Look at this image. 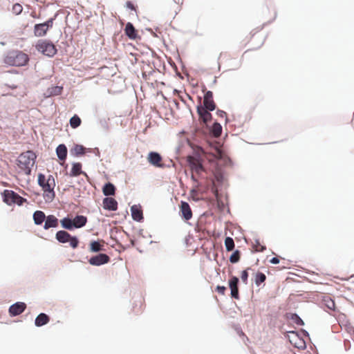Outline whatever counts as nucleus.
Segmentation results:
<instances>
[{
	"instance_id": "obj_13",
	"label": "nucleus",
	"mask_w": 354,
	"mask_h": 354,
	"mask_svg": "<svg viewBox=\"0 0 354 354\" xmlns=\"http://www.w3.org/2000/svg\"><path fill=\"white\" fill-rule=\"evenodd\" d=\"M209 111H210L206 109V107L202 106L201 105L197 106V113L199 115V119L205 124L212 119V114Z\"/></svg>"
},
{
	"instance_id": "obj_42",
	"label": "nucleus",
	"mask_w": 354,
	"mask_h": 354,
	"mask_svg": "<svg viewBox=\"0 0 354 354\" xmlns=\"http://www.w3.org/2000/svg\"><path fill=\"white\" fill-rule=\"evenodd\" d=\"M126 6L127 8L129 9H131L132 10H136V7L131 2V1H127L126 3Z\"/></svg>"
},
{
	"instance_id": "obj_35",
	"label": "nucleus",
	"mask_w": 354,
	"mask_h": 354,
	"mask_svg": "<svg viewBox=\"0 0 354 354\" xmlns=\"http://www.w3.org/2000/svg\"><path fill=\"white\" fill-rule=\"evenodd\" d=\"M63 88L62 86H53L49 89L50 95H59L62 94Z\"/></svg>"
},
{
	"instance_id": "obj_29",
	"label": "nucleus",
	"mask_w": 354,
	"mask_h": 354,
	"mask_svg": "<svg viewBox=\"0 0 354 354\" xmlns=\"http://www.w3.org/2000/svg\"><path fill=\"white\" fill-rule=\"evenodd\" d=\"M60 223H61L62 227H64L66 230H71L74 228V226L73 225V220L68 217H66V218H64L63 219H62L60 221Z\"/></svg>"
},
{
	"instance_id": "obj_32",
	"label": "nucleus",
	"mask_w": 354,
	"mask_h": 354,
	"mask_svg": "<svg viewBox=\"0 0 354 354\" xmlns=\"http://www.w3.org/2000/svg\"><path fill=\"white\" fill-rule=\"evenodd\" d=\"M82 120L77 115H73L70 119V125L73 129L78 127L81 124Z\"/></svg>"
},
{
	"instance_id": "obj_40",
	"label": "nucleus",
	"mask_w": 354,
	"mask_h": 354,
	"mask_svg": "<svg viewBox=\"0 0 354 354\" xmlns=\"http://www.w3.org/2000/svg\"><path fill=\"white\" fill-rule=\"evenodd\" d=\"M249 269L250 268H248L247 270H243L241 275V280L245 284L248 283V270H249Z\"/></svg>"
},
{
	"instance_id": "obj_20",
	"label": "nucleus",
	"mask_w": 354,
	"mask_h": 354,
	"mask_svg": "<svg viewBox=\"0 0 354 354\" xmlns=\"http://www.w3.org/2000/svg\"><path fill=\"white\" fill-rule=\"evenodd\" d=\"M59 225V220L54 215H48L46 216L44 228L48 230L51 227H57Z\"/></svg>"
},
{
	"instance_id": "obj_18",
	"label": "nucleus",
	"mask_w": 354,
	"mask_h": 354,
	"mask_svg": "<svg viewBox=\"0 0 354 354\" xmlns=\"http://www.w3.org/2000/svg\"><path fill=\"white\" fill-rule=\"evenodd\" d=\"M321 304L322 307L329 310H335V301L328 295H325L322 297Z\"/></svg>"
},
{
	"instance_id": "obj_12",
	"label": "nucleus",
	"mask_w": 354,
	"mask_h": 354,
	"mask_svg": "<svg viewBox=\"0 0 354 354\" xmlns=\"http://www.w3.org/2000/svg\"><path fill=\"white\" fill-rule=\"evenodd\" d=\"M26 308V304L24 302H17L9 308V313L11 316H17L21 314Z\"/></svg>"
},
{
	"instance_id": "obj_23",
	"label": "nucleus",
	"mask_w": 354,
	"mask_h": 354,
	"mask_svg": "<svg viewBox=\"0 0 354 354\" xmlns=\"http://www.w3.org/2000/svg\"><path fill=\"white\" fill-rule=\"evenodd\" d=\"M87 218L84 216H77L73 220V225L75 228H80L86 225Z\"/></svg>"
},
{
	"instance_id": "obj_24",
	"label": "nucleus",
	"mask_w": 354,
	"mask_h": 354,
	"mask_svg": "<svg viewBox=\"0 0 354 354\" xmlns=\"http://www.w3.org/2000/svg\"><path fill=\"white\" fill-rule=\"evenodd\" d=\"M46 215L44 212L37 210L33 214V220L36 225H41L46 220Z\"/></svg>"
},
{
	"instance_id": "obj_45",
	"label": "nucleus",
	"mask_w": 354,
	"mask_h": 354,
	"mask_svg": "<svg viewBox=\"0 0 354 354\" xmlns=\"http://www.w3.org/2000/svg\"><path fill=\"white\" fill-rule=\"evenodd\" d=\"M288 274H289V281H290V280H293V278H292V277H290V275H292V274H294L292 271H290V270H289Z\"/></svg>"
},
{
	"instance_id": "obj_17",
	"label": "nucleus",
	"mask_w": 354,
	"mask_h": 354,
	"mask_svg": "<svg viewBox=\"0 0 354 354\" xmlns=\"http://www.w3.org/2000/svg\"><path fill=\"white\" fill-rule=\"evenodd\" d=\"M103 207L110 211H115L118 209V202L111 197H106L103 200Z\"/></svg>"
},
{
	"instance_id": "obj_1",
	"label": "nucleus",
	"mask_w": 354,
	"mask_h": 354,
	"mask_svg": "<svg viewBox=\"0 0 354 354\" xmlns=\"http://www.w3.org/2000/svg\"><path fill=\"white\" fill-rule=\"evenodd\" d=\"M38 185L43 191V196L46 202H51L55 196L54 191L55 187V180L52 175L46 177L43 174H39L37 176Z\"/></svg>"
},
{
	"instance_id": "obj_19",
	"label": "nucleus",
	"mask_w": 354,
	"mask_h": 354,
	"mask_svg": "<svg viewBox=\"0 0 354 354\" xmlns=\"http://www.w3.org/2000/svg\"><path fill=\"white\" fill-rule=\"evenodd\" d=\"M124 32L126 35L131 39H136L138 37H139L138 35V31L136 30L133 24L130 22H128L126 24Z\"/></svg>"
},
{
	"instance_id": "obj_15",
	"label": "nucleus",
	"mask_w": 354,
	"mask_h": 354,
	"mask_svg": "<svg viewBox=\"0 0 354 354\" xmlns=\"http://www.w3.org/2000/svg\"><path fill=\"white\" fill-rule=\"evenodd\" d=\"M238 283L239 279L236 277H232L229 280V287L231 290V296L236 299H239Z\"/></svg>"
},
{
	"instance_id": "obj_8",
	"label": "nucleus",
	"mask_w": 354,
	"mask_h": 354,
	"mask_svg": "<svg viewBox=\"0 0 354 354\" xmlns=\"http://www.w3.org/2000/svg\"><path fill=\"white\" fill-rule=\"evenodd\" d=\"M3 201L9 205L12 204L21 205L24 202L26 201V199L20 196L18 194L12 190H5L3 193Z\"/></svg>"
},
{
	"instance_id": "obj_37",
	"label": "nucleus",
	"mask_w": 354,
	"mask_h": 354,
	"mask_svg": "<svg viewBox=\"0 0 354 354\" xmlns=\"http://www.w3.org/2000/svg\"><path fill=\"white\" fill-rule=\"evenodd\" d=\"M23 11V7L20 3H15L12 8V12L16 15L21 14Z\"/></svg>"
},
{
	"instance_id": "obj_14",
	"label": "nucleus",
	"mask_w": 354,
	"mask_h": 354,
	"mask_svg": "<svg viewBox=\"0 0 354 354\" xmlns=\"http://www.w3.org/2000/svg\"><path fill=\"white\" fill-rule=\"evenodd\" d=\"M204 107H206L209 111H214L216 108V104L213 100V93L212 91H208L205 93L203 99Z\"/></svg>"
},
{
	"instance_id": "obj_11",
	"label": "nucleus",
	"mask_w": 354,
	"mask_h": 354,
	"mask_svg": "<svg viewBox=\"0 0 354 354\" xmlns=\"http://www.w3.org/2000/svg\"><path fill=\"white\" fill-rule=\"evenodd\" d=\"M110 261V257L106 254H100L96 256L91 257L88 262L91 265L93 266H101L105 263H109Z\"/></svg>"
},
{
	"instance_id": "obj_7",
	"label": "nucleus",
	"mask_w": 354,
	"mask_h": 354,
	"mask_svg": "<svg viewBox=\"0 0 354 354\" xmlns=\"http://www.w3.org/2000/svg\"><path fill=\"white\" fill-rule=\"evenodd\" d=\"M56 239L62 243H69L71 248H77L79 241L77 237L72 236L68 232L64 230H59L56 233Z\"/></svg>"
},
{
	"instance_id": "obj_3",
	"label": "nucleus",
	"mask_w": 354,
	"mask_h": 354,
	"mask_svg": "<svg viewBox=\"0 0 354 354\" xmlns=\"http://www.w3.org/2000/svg\"><path fill=\"white\" fill-rule=\"evenodd\" d=\"M36 158L37 156L32 151H26L18 157L17 165L25 174L30 175L35 164Z\"/></svg>"
},
{
	"instance_id": "obj_6",
	"label": "nucleus",
	"mask_w": 354,
	"mask_h": 354,
	"mask_svg": "<svg viewBox=\"0 0 354 354\" xmlns=\"http://www.w3.org/2000/svg\"><path fill=\"white\" fill-rule=\"evenodd\" d=\"M56 15L54 17L48 19L46 21L41 24H37L34 26V35L37 37H44L49 29L52 28L54 24Z\"/></svg>"
},
{
	"instance_id": "obj_41",
	"label": "nucleus",
	"mask_w": 354,
	"mask_h": 354,
	"mask_svg": "<svg viewBox=\"0 0 354 354\" xmlns=\"http://www.w3.org/2000/svg\"><path fill=\"white\" fill-rule=\"evenodd\" d=\"M216 290L220 295H225V292L226 290V288L225 286H217L216 288Z\"/></svg>"
},
{
	"instance_id": "obj_30",
	"label": "nucleus",
	"mask_w": 354,
	"mask_h": 354,
	"mask_svg": "<svg viewBox=\"0 0 354 354\" xmlns=\"http://www.w3.org/2000/svg\"><path fill=\"white\" fill-rule=\"evenodd\" d=\"M222 132V127L219 123L215 122L212 126V133L213 136L218 138L221 136Z\"/></svg>"
},
{
	"instance_id": "obj_26",
	"label": "nucleus",
	"mask_w": 354,
	"mask_h": 354,
	"mask_svg": "<svg viewBox=\"0 0 354 354\" xmlns=\"http://www.w3.org/2000/svg\"><path fill=\"white\" fill-rule=\"evenodd\" d=\"M80 174H84V175L86 176V174L82 171V164L80 162L74 163L73 165V167L71 169V176H78Z\"/></svg>"
},
{
	"instance_id": "obj_36",
	"label": "nucleus",
	"mask_w": 354,
	"mask_h": 354,
	"mask_svg": "<svg viewBox=\"0 0 354 354\" xmlns=\"http://www.w3.org/2000/svg\"><path fill=\"white\" fill-rule=\"evenodd\" d=\"M72 151L76 156H80L85 153V148L82 145H76Z\"/></svg>"
},
{
	"instance_id": "obj_34",
	"label": "nucleus",
	"mask_w": 354,
	"mask_h": 354,
	"mask_svg": "<svg viewBox=\"0 0 354 354\" xmlns=\"http://www.w3.org/2000/svg\"><path fill=\"white\" fill-rule=\"evenodd\" d=\"M225 245L227 251H232L234 248V242L231 237H227L225 240Z\"/></svg>"
},
{
	"instance_id": "obj_44",
	"label": "nucleus",
	"mask_w": 354,
	"mask_h": 354,
	"mask_svg": "<svg viewBox=\"0 0 354 354\" xmlns=\"http://www.w3.org/2000/svg\"><path fill=\"white\" fill-rule=\"evenodd\" d=\"M218 114L221 116V117H224V116H226V113L223 111H220Z\"/></svg>"
},
{
	"instance_id": "obj_9",
	"label": "nucleus",
	"mask_w": 354,
	"mask_h": 354,
	"mask_svg": "<svg viewBox=\"0 0 354 354\" xmlns=\"http://www.w3.org/2000/svg\"><path fill=\"white\" fill-rule=\"evenodd\" d=\"M289 343L299 349L306 348V342L297 332L289 330Z\"/></svg>"
},
{
	"instance_id": "obj_10",
	"label": "nucleus",
	"mask_w": 354,
	"mask_h": 354,
	"mask_svg": "<svg viewBox=\"0 0 354 354\" xmlns=\"http://www.w3.org/2000/svg\"><path fill=\"white\" fill-rule=\"evenodd\" d=\"M147 160L151 165L156 167H162L164 165L161 156L157 152H149Z\"/></svg>"
},
{
	"instance_id": "obj_4",
	"label": "nucleus",
	"mask_w": 354,
	"mask_h": 354,
	"mask_svg": "<svg viewBox=\"0 0 354 354\" xmlns=\"http://www.w3.org/2000/svg\"><path fill=\"white\" fill-rule=\"evenodd\" d=\"M28 55L20 50H12L5 56L3 62L6 64L13 66H23L28 64Z\"/></svg>"
},
{
	"instance_id": "obj_16",
	"label": "nucleus",
	"mask_w": 354,
	"mask_h": 354,
	"mask_svg": "<svg viewBox=\"0 0 354 354\" xmlns=\"http://www.w3.org/2000/svg\"><path fill=\"white\" fill-rule=\"evenodd\" d=\"M180 210L182 215V217L185 221H189L192 217V212L190 208L189 205L185 201H181L180 205Z\"/></svg>"
},
{
	"instance_id": "obj_38",
	"label": "nucleus",
	"mask_w": 354,
	"mask_h": 354,
	"mask_svg": "<svg viewBox=\"0 0 354 354\" xmlns=\"http://www.w3.org/2000/svg\"><path fill=\"white\" fill-rule=\"evenodd\" d=\"M240 252L239 250H236L230 257V261L231 263H234L239 261Z\"/></svg>"
},
{
	"instance_id": "obj_5",
	"label": "nucleus",
	"mask_w": 354,
	"mask_h": 354,
	"mask_svg": "<svg viewBox=\"0 0 354 354\" xmlns=\"http://www.w3.org/2000/svg\"><path fill=\"white\" fill-rule=\"evenodd\" d=\"M35 48L38 52L50 57H53L57 52L55 46L51 41L46 39L39 40Z\"/></svg>"
},
{
	"instance_id": "obj_43",
	"label": "nucleus",
	"mask_w": 354,
	"mask_h": 354,
	"mask_svg": "<svg viewBox=\"0 0 354 354\" xmlns=\"http://www.w3.org/2000/svg\"><path fill=\"white\" fill-rule=\"evenodd\" d=\"M270 262L273 264H277L279 262V259L278 257H273L270 260Z\"/></svg>"
},
{
	"instance_id": "obj_2",
	"label": "nucleus",
	"mask_w": 354,
	"mask_h": 354,
	"mask_svg": "<svg viewBox=\"0 0 354 354\" xmlns=\"http://www.w3.org/2000/svg\"><path fill=\"white\" fill-rule=\"evenodd\" d=\"M187 161L192 171V180L196 183L195 187L191 191L192 195L194 196L197 193V189L199 186L198 178L201 174L205 171V168L201 159L197 157L189 156L187 158Z\"/></svg>"
},
{
	"instance_id": "obj_22",
	"label": "nucleus",
	"mask_w": 354,
	"mask_h": 354,
	"mask_svg": "<svg viewBox=\"0 0 354 354\" xmlns=\"http://www.w3.org/2000/svg\"><path fill=\"white\" fill-rule=\"evenodd\" d=\"M131 216L133 220L140 221L143 218L142 211L136 205H133L131 208Z\"/></svg>"
},
{
	"instance_id": "obj_28",
	"label": "nucleus",
	"mask_w": 354,
	"mask_h": 354,
	"mask_svg": "<svg viewBox=\"0 0 354 354\" xmlns=\"http://www.w3.org/2000/svg\"><path fill=\"white\" fill-rule=\"evenodd\" d=\"M102 192L105 196L115 195V187L112 183H108L104 186Z\"/></svg>"
},
{
	"instance_id": "obj_27",
	"label": "nucleus",
	"mask_w": 354,
	"mask_h": 354,
	"mask_svg": "<svg viewBox=\"0 0 354 354\" xmlns=\"http://www.w3.org/2000/svg\"><path fill=\"white\" fill-rule=\"evenodd\" d=\"M56 153L61 160H64L67 156V148L64 145H59L56 149Z\"/></svg>"
},
{
	"instance_id": "obj_39",
	"label": "nucleus",
	"mask_w": 354,
	"mask_h": 354,
	"mask_svg": "<svg viewBox=\"0 0 354 354\" xmlns=\"http://www.w3.org/2000/svg\"><path fill=\"white\" fill-rule=\"evenodd\" d=\"M253 248L256 252H263L266 249V247L261 245L259 241H256Z\"/></svg>"
},
{
	"instance_id": "obj_25",
	"label": "nucleus",
	"mask_w": 354,
	"mask_h": 354,
	"mask_svg": "<svg viewBox=\"0 0 354 354\" xmlns=\"http://www.w3.org/2000/svg\"><path fill=\"white\" fill-rule=\"evenodd\" d=\"M104 241H93L90 243V250L93 252H97L104 250Z\"/></svg>"
},
{
	"instance_id": "obj_31",
	"label": "nucleus",
	"mask_w": 354,
	"mask_h": 354,
	"mask_svg": "<svg viewBox=\"0 0 354 354\" xmlns=\"http://www.w3.org/2000/svg\"><path fill=\"white\" fill-rule=\"evenodd\" d=\"M266 279V276L265 274L261 272H258L255 274L254 281L257 286H260L262 283H263Z\"/></svg>"
},
{
	"instance_id": "obj_33",
	"label": "nucleus",
	"mask_w": 354,
	"mask_h": 354,
	"mask_svg": "<svg viewBox=\"0 0 354 354\" xmlns=\"http://www.w3.org/2000/svg\"><path fill=\"white\" fill-rule=\"evenodd\" d=\"M290 319L292 323L296 324L297 326H302L304 325V321L295 313L291 314Z\"/></svg>"
},
{
	"instance_id": "obj_46",
	"label": "nucleus",
	"mask_w": 354,
	"mask_h": 354,
	"mask_svg": "<svg viewBox=\"0 0 354 354\" xmlns=\"http://www.w3.org/2000/svg\"><path fill=\"white\" fill-rule=\"evenodd\" d=\"M31 17H32L33 18H38L37 15H36L35 12H32L31 13Z\"/></svg>"
},
{
	"instance_id": "obj_21",
	"label": "nucleus",
	"mask_w": 354,
	"mask_h": 354,
	"mask_svg": "<svg viewBox=\"0 0 354 354\" xmlns=\"http://www.w3.org/2000/svg\"><path fill=\"white\" fill-rule=\"evenodd\" d=\"M50 321L49 317L45 313H40L35 319V324L37 326H42Z\"/></svg>"
}]
</instances>
